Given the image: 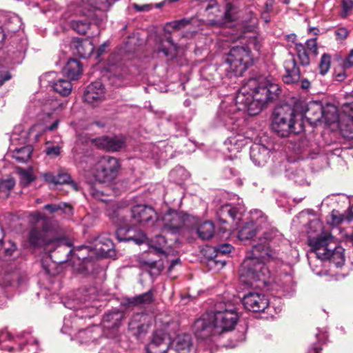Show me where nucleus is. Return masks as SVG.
<instances>
[{
  "label": "nucleus",
  "instance_id": "nucleus-56",
  "mask_svg": "<svg viewBox=\"0 0 353 353\" xmlns=\"http://www.w3.org/2000/svg\"><path fill=\"white\" fill-rule=\"evenodd\" d=\"M346 66L351 67L353 65V50L350 52L347 61L345 62Z\"/></svg>",
  "mask_w": 353,
  "mask_h": 353
},
{
  "label": "nucleus",
  "instance_id": "nucleus-62",
  "mask_svg": "<svg viewBox=\"0 0 353 353\" xmlns=\"http://www.w3.org/2000/svg\"><path fill=\"white\" fill-rule=\"evenodd\" d=\"M321 348L319 347H314L312 349H310L307 353H320Z\"/></svg>",
  "mask_w": 353,
  "mask_h": 353
},
{
  "label": "nucleus",
  "instance_id": "nucleus-1",
  "mask_svg": "<svg viewBox=\"0 0 353 353\" xmlns=\"http://www.w3.org/2000/svg\"><path fill=\"white\" fill-rule=\"evenodd\" d=\"M278 84L260 76L250 79L237 93L234 104L222 103L218 115L228 125L235 121L234 115L241 112L256 115L268 102L274 100L280 93Z\"/></svg>",
  "mask_w": 353,
  "mask_h": 353
},
{
  "label": "nucleus",
  "instance_id": "nucleus-39",
  "mask_svg": "<svg viewBox=\"0 0 353 353\" xmlns=\"http://www.w3.org/2000/svg\"><path fill=\"white\" fill-rule=\"evenodd\" d=\"M288 178L299 185L307 183L304 170L299 169L292 170L288 173Z\"/></svg>",
  "mask_w": 353,
  "mask_h": 353
},
{
  "label": "nucleus",
  "instance_id": "nucleus-49",
  "mask_svg": "<svg viewBox=\"0 0 353 353\" xmlns=\"http://www.w3.org/2000/svg\"><path fill=\"white\" fill-rule=\"evenodd\" d=\"M343 14L346 16L347 13L353 8V0H343Z\"/></svg>",
  "mask_w": 353,
  "mask_h": 353
},
{
  "label": "nucleus",
  "instance_id": "nucleus-30",
  "mask_svg": "<svg viewBox=\"0 0 353 353\" xmlns=\"http://www.w3.org/2000/svg\"><path fill=\"white\" fill-rule=\"evenodd\" d=\"M197 233L199 238L203 240H208L211 239L214 233V226L213 223L211 221H205L203 223L199 226Z\"/></svg>",
  "mask_w": 353,
  "mask_h": 353
},
{
  "label": "nucleus",
  "instance_id": "nucleus-6",
  "mask_svg": "<svg viewBox=\"0 0 353 353\" xmlns=\"http://www.w3.org/2000/svg\"><path fill=\"white\" fill-rule=\"evenodd\" d=\"M253 62V55L248 47L235 46L226 55L224 63L219 69L226 71V75L233 73L240 76L252 65Z\"/></svg>",
  "mask_w": 353,
  "mask_h": 353
},
{
  "label": "nucleus",
  "instance_id": "nucleus-53",
  "mask_svg": "<svg viewBox=\"0 0 353 353\" xmlns=\"http://www.w3.org/2000/svg\"><path fill=\"white\" fill-rule=\"evenodd\" d=\"M10 78L11 76L7 71H0V86Z\"/></svg>",
  "mask_w": 353,
  "mask_h": 353
},
{
  "label": "nucleus",
  "instance_id": "nucleus-41",
  "mask_svg": "<svg viewBox=\"0 0 353 353\" xmlns=\"http://www.w3.org/2000/svg\"><path fill=\"white\" fill-rule=\"evenodd\" d=\"M347 216H345L344 214L340 213L337 210H332L330 218L327 219V222L332 225H339L345 219L348 221Z\"/></svg>",
  "mask_w": 353,
  "mask_h": 353
},
{
  "label": "nucleus",
  "instance_id": "nucleus-19",
  "mask_svg": "<svg viewBox=\"0 0 353 353\" xmlns=\"http://www.w3.org/2000/svg\"><path fill=\"white\" fill-rule=\"evenodd\" d=\"M155 41V48L158 52L163 53L170 59H173L176 56L177 45L173 42L169 34L165 33L157 36Z\"/></svg>",
  "mask_w": 353,
  "mask_h": 353
},
{
  "label": "nucleus",
  "instance_id": "nucleus-50",
  "mask_svg": "<svg viewBox=\"0 0 353 353\" xmlns=\"http://www.w3.org/2000/svg\"><path fill=\"white\" fill-rule=\"evenodd\" d=\"M61 148L58 145L48 147L46 148V154L49 156L57 157L60 154Z\"/></svg>",
  "mask_w": 353,
  "mask_h": 353
},
{
  "label": "nucleus",
  "instance_id": "nucleus-13",
  "mask_svg": "<svg viewBox=\"0 0 353 353\" xmlns=\"http://www.w3.org/2000/svg\"><path fill=\"white\" fill-rule=\"evenodd\" d=\"M336 121H339L343 137L347 139H353V101L342 105Z\"/></svg>",
  "mask_w": 353,
  "mask_h": 353
},
{
  "label": "nucleus",
  "instance_id": "nucleus-58",
  "mask_svg": "<svg viewBox=\"0 0 353 353\" xmlns=\"http://www.w3.org/2000/svg\"><path fill=\"white\" fill-rule=\"evenodd\" d=\"M250 23H251V25H250L251 29L250 30H252V29H253V28H254L256 27L257 19L252 14V17L250 18Z\"/></svg>",
  "mask_w": 353,
  "mask_h": 353
},
{
  "label": "nucleus",
  "instance_id": "nucleus-42",
  "mask_svg": "<svg viewBox=\"0 0 353 353\" xmlns=\"http://www.w3.org/2000/svg\"><path fill=\"white\" fill-rule=\"evenodd\" d=\"M331 63V57L327 54H323L321 57V61L319 63L320 73L322 75L326 74L330 68Z\"/></svg>",
  "mask_w": 353,
  "mask_h": 353
},
{
  "label": "nucleus",
  "instance_id": "nucleus-52",
  "mask_svg": "<svg viewBox=\"0 0 353 353\" xmlns=\"http://www.w3.org/2000/svg\"><path fill=\"white\" fill-rule=\"evenodd\" d=\"M43 177L46 181L55 184L56 176L53 175L52 173L46 172L43 174Z\"/></svg>",
  "mask_w": 353,
  "mask_h": 353
},
{
  "label": "nucleus",
  "instance_id": "nucleus-16",
  "mask_svg": "<svg viewBox=\"0 0 353 353\" xmlns=\"http://www.w3.org/2000/svg\"><path fill=\"white\" fill-rule=\"evenodd\" d=\"M170 339L165 332L156 331L146 347L147 353H165L169 350Z\"/></svg>",
  "mask_w": 353,
  "mask_h": 353
},
{
  "label": "nucleus",
  "instance_id": "nucleus-26",
  "mask_svg": "<svg viewBox=\"0 0 353 353\" xmlns=\"http://www.w3.org/2000/svg\"><path fill=\"white\" fill-rule=\"evenodd\" d=\"M64 74L72 80L77 79L82 72V67L77 59H70L63 69Z\"/></svg>",
  "mask_w": 353,
  "mask_h": 353
},
{
  "label": "nucleus",
  "instance_id": "nucleus-44",
  "mask_svg": "<svg viewBox=\"0 0 353 353\" xmlns=\"http://www.w3.org/2000/svg\"><path fill=\"white\" fill-rule=\"evenodd\" d=\"M232 248L233 247L228 243L219 245L218 246L214 248V251L216 253L215 257H217L219 255L227 254L230 253Z\"/></svg>",
  "mask_w": 353,
  "mask_h": 353
},
{
  "label": "nucleus",
  "instance_id": "nucleus-2",
  "mask_svg": "<svg viewBox=\"0 0 353 353\" xmlns=\"http://www.w3.org/2000/svg\"><path fill=\"white\" fill-rule=\"evenodd\" d=\"M280 235L277 230L272 228L259 239L258 243L252 246L250 253L241 264L239 270L241 282L248 285H253L254 281L266 283L270 271L265 263L276 256L275 252L269 246V242Z\"/></svg>",
  "mask_w": 353,
  "mask_h": 353
},
{
  "label": "nucleus",
  "instance_id": "nucleus-46",
  "mask_svg": "<svg viewBox=\"0 0 353 353\" xmlns=\"http://www.w3.org/2000/svg\"><path fill=\"white\" fill-rule=\"evenodd\" d=\"M70 176L68 173L61 172L56 175L55 184L68 183L70 181Z\"/></svg>",
  "mask_w": 353,
  "mask_h": 353
},
{
  "label": "nucleus",
  "instance_id": "nucleus-40",
  "mask_svg": "<svg viewBox=\"0 0 353 353\" xmlns=\"http://www.w3.org/2000/svg\"><path fill=\"white\" fill-rule=\"evenodd\" d=\"M19 173L20 175V181L23 185H29L34 179L32 170L20 169Z\"/></svg>",
  "mask_w": 353,
  "mask_h": 353
},
{
  "label": "nucleus",
  "instance_id": "nucleus-14",
  "mask_svg": "<svg viewBox=\"0 0 353 353\" xmlns=\"http://www.w3.org/2000/svg\"><path fill=\"white\" fill-rule=\"evenodd\" d=\"M244 307L253 312H263L269 305L266 296L259 292H250L243 299Z\"/></svg>",
  "mask_w": 353,
  "mask_h": 353
},
{
  "label": "nucleus",
  "instance_id": "nucleus-45",
  "mask_svg": "<svg viewBox=\"0 0 353 353\" xmlns=\"http://www.w3.org/2000/svg\"><path fill=\"white\" fill-rule=\"evenodd\" d=\"M189 23H190V21L188 20L183 19L170 22L167 25V27L178 30V29H181L182 28L187 26Z\"/></svg>",
  "mask_w": 353,
  "mask_h": 353
},
{
  "label": "nucleus",
  "instance_id": "nucleus-55",
  "mask_svg": "<svg viewBox=\"0 0 353 353\" xmlns=\"http://www.w3.org/2000/svg\"><path fill=\"white\" fill-rule=\"evenodd\" d=\"M134 8L135 10L138 11H146L150 9V5L145 4L143 6H139L138 4H134Z\"/></svg>",
  "mask_w": 353,
  "mask_h": 353
},
{
  "label": "nucleus",
  "instance_id": "nucleus-54",
  "mask_svg": "<svg viewBox=\"0 0 353 353\" xmlns=\"http://www.w3.org/2000/svg\"><path fill=\"white\" fill-rule=\"evenodd\" d=\"M11 338V335L7 331H2L0 332V343Z\"/></svg>",
  "mask_w": 353,
  "mask_h": 353
},
{
  "label": "nucleus",
  "instance_id": "nucleus-61",
  "mask_svg": "<svg viewBox=\"0 0 353 353\" xmlns=\"http://www.w3.org/2000/svg\"><path fill=\"white\" fill-rule=\"evenodd\" d=\"M15 249V246L12 245L11 248L6 249L5 253L6 255H12Z\"/></svg>",
  "mask_w": 353,
  "mask_h": 353
},
{
  "label": "nucleus",
  "instance_id": "nucleus-59",
  "mask_svg": "<svg viewBox=\"0 0 353 353\" xmlns=\"http://www.w3.org/2000/svg\"><path fill=\"white\" fill-rule=\"evenodd\" d=\"M90 193L96 199L103 201V199L101 197L102 196V194H101V192H99V191L95 192V191L92 190Z\"/></svg>",
  "mask_w": 353,
  "mask_h": 353
},
{
  "label": "nucleus",
  "instance_id": "nucleus-38",
  "mask_svg": "<svg viewBox=\"0 0 353 353\" xmlns=\"http://www.w3.org/2000/svg\"><path fill=\"white\" fill-rule=\"evenodd\" d=\"M71 27L77 33L84 34L90 28V22L86 19L73 20L71 21Z\"/></svg>",
  "mask_w": 353,
  "mask_h": 353
},
{
  "label": "nucleus",
  "instance_id": "nucleus-57",
  "mask_svg": "<svg viewBox=\"0 0 353 353\" xmlns=\"http://www.w3.org/2000/svg\"><path fill=\"white\" fill-rule=\"evenodd\" d=\"M7 37V34L6 33L5 30L2 28V26H0V48L2 47V41L4 40V39Z\"/></svg>",
  "mask_w": 353,
  "mask_h": 353
},
{
  "label": "nucleus",
  "instance_id": "nucleus-29",
  "mask_svg": "<svg viewBox=\"0 0 353 353\" xmlns=\"http://www.w3.org/2000/svg\"><path fill=\"white\" fill-rule=\"evenodd\" d=\"M77 296V294L75 295ZM65 307H68L71 310H75L77 312V316L81 318H87L91 316V312H88L89 314H79V311L82 310H89V304L85 305V306H82L81 299L79 297H76L73 299H68L65 303Z\"/></svg>",
  "mask_w": 353,
  "mask_h": 353
},
{
  "label": "nucleus",
  "instance_id": "nucleus-21",
  "mask_svg": "<svg viewBox=\"0 0 353 353\" xmlns=\"http://www.w3.org/2000/svg\"><path fill=\"white\" fill-rule=\"evenodd\" d=\"M248 143L247 139L241 134L229 137L224 143L229 157L232 159L237 157L243 148Z\"/></svg>",
  "mask_w": 353,
  "mask_h": 353
},
{
  "label": "nucleus",
  "instance_id": "nucleus-22",
  "mask_svg": "<svg viewBox=\"0 0 353 353\" xmlns=\"http://www.w3.org/2000/svg\"><path fill=\"white\" fill-rule=\"evenodd\" d=\"M85 101L91 104H95L105 99L104 88L99 81L90 84L83 95Z\"/></svg>",
  "mask_w": 353,
  "mask_h": 353
},
{
  "label": "nucleus",
  "instance_id": "nucleus-18",
  "mask_svg": "<svg viewBox=\"0 0 353 353\" xmlns=\"http://www.w3.org/2000/svg\"><path fill=\"white\" fill-rule=\"evenodd\" d=\"M95 145L109 152H116L125 146V139L122 136L101 137L94 139Z\"/></svg>",
  "mask_w": 353,
  "mask_h": 353
},
{
  "label": "nucleus",
  "instance_id": "nucleus-7",
  "mask_svg": "<svg viewBox=\"0 0 353 353\" xmlns=\"http://www.w3.org/2000/svg\"><path fill=\"white\" fill-rule=\"evenodd\" d=\"M308 245L310 248L308 259L311 255L321 259L327 260L332 251L336 248V241L334 237L329 233L324 232L316 237L309 238Z\"/></svg>",
  "mask_w": 353,
  "mask_h": 353
},
{
  "label": "nucleus",
  "instance_id": "nucleus-15",
  "mask_svg": "<svg viewBox=\"0 0 353 353\" xmlns=\"http://www.w3.org/2000/svg\"><path fill=\"white\" fill-rule=\"evenodd\" d=\"M187 216L174 210H169L161 219L163 230L171 233H176L183 227Z\"/></svg>",
  "mask_w": 353,
  "mask_h": 353
},
{
  "label": "nucleus",
  "instance_id": "nucleus-37",
  "mask_svg": "<svg viewBox=\"0 0 353 353\" xmlns=\"http://www.w3.org/2000/svg\"><path fill=\"white\" fill-rule=\"evenodd\" d=\"M294 50L301 65H308L310 61L305 46L301 43H295Z\"/></svg>",
  "mask_w": 353,
  "mask_h": 353
},
{
  "label": "nucleus",
  "instance_id": "nucleus-8",
  "mask_svg": "<svg viewBox=\"0 0 353 353\" xmlns=\"http://www.w3.org/2000/svg\"><path fill=\"white\" fill-rule=\"evenodd\" d=\"M120 168L119 160L105 156L99 159L93 170V176L99 183H109L117 176Z\"/></svg>",
  "mask_w": 353,
  "mask_h": 353
},
{
  "label": "nucleus",
  "instance_id": "nucleus-24",
  "mask_svg": "<svg viewBox=\"0 0 353 353\" xmlns=\"http://www.w3.org/2000/svg\"><path fill=\"white\" fill-rule=\"evenodd\" d=\"M0 26L5 30L7 36L17 32L21 27V19L17 15H0Z\"/></svg>",
  "mask_w": 353,
  "mask_h": 353
},
{
  "label": "nucleus",
  "instance_id": "nucleus-34",
  "mask_svg": "<svg viewBox=\"0 0 353 353\" xmlns=\"http://www.w3.org/2000/svg\"><path fill=\"white\" fill-rule=\"evenodd\" d=\"M327 259L331 260L336 267H341L345 262L344 249L336 244V249L331 252Z\"/></svg>",
  "mask_w": 353,
  "mask_h": 353
},
{
  "label": "nucleus",
  "instance_id": "nucleus-17",
  "mask_svg": "<svg viewBox=\"0 0 353 353\" xmlns=\"http://www.w3.org/2000/svg\"><path fill=\"white\" fill-rule=\"evenodd\" d=\"M17 137V134H13L11 137V144L9 148L8 156H10L18 163H26L30 159L33 149L30 145L21 147L17 146L14 142L18 139Z\"/></svg>",
  "mask_w": 353,
  "mask_h": 353
},
{
  "label": "nucleus",
  "instance_id": "nucleus-48",
  "mask_svg": "<svg viewBox=\"0 0 353 353\" xmlns=\"http://www.w3.org/2000/svg\"><path fill=\"white\" fill-rule=\"evenodd\" d=\"M234 9V8L231 3H228L226 5V11L225 12V18L226 21H232L235 20V17L232 14Z\"/></svg>",
  "mask_w": 353,
  "mask_h": 353
},
{
  "label": "nucleus",
  "instance_id": "nucleus-33",
  "mask_svg": "<svg viewBox=\"0 0 353 353\" xmlns=\"http://www.w3.org/2000/svg\"><path fill=\"white\" fill-rule=\"evenodd\" d=\"M94 49L92 43L87 39L79 42L77 46V52L83 58L89 57L92 54Z\"/></svg>",
  "mask_w": 353,
  "mask_h": 353
},
{
  "label": "nucleus",
  "instance_id": "nucleus-43",
  "mask_svg": "<svg viewBox=\"0 0 353 353\" xmlns=\"http://www.w3.org/2000/svg\"><path fill=\"white\" fill-rule=\"evenodd\" d=\"M221 214H228L233 220L239 219V210L236 207H232L229 205H224L221 209Z\"/></svg>",
  "mask_w": 353,
  "mask_h": 353
},
{
  "label": "nucleus",
  "instance_id": "nucleus-32",
  "mask_svg": "<svg viewBox=\"0 0 353 353\" xmlns=\"http://www.w3.org/2000/svg\"><path fill=\"white\" fill-rule=\"evenodd\" d=\"M54 90L63 96H68L72 90L71 83L65 79H60L52 84Z\"/></svg>",
  "mask_w": 353,
  "mask_h": 353
},
{
  "label": "nucleus",
  "instance_id": "nucleus-11",
  "mask_svg": "<svg viewBox=\"0 0 353 353\" xmlns=\"http://www.w3.org/2000/svg\"><path fill=\"white\" fill-rule=\"evenodd\" d=\"M28 240L32 247H43L47 252H52L57 245L61 246L62 242L61 239L52 238L48 231L37 228L30 230Z\"/></svg>",
  "mask_w": 353,
  "mask_h": 353
},
{
  "label": "nucleus",
  "instance_id": "nucleus-12",
  "mask_svg": "<svg viewBox=\"0 0 353 353\" xmlns=\"http://www.w3.org/2000/svg\"><path fill=\"white\" fill-rule=\"evenodd\" d=\"M63 109V104L57 100L48 99L43 104V114L46 116L45 130L54 131L59 123V114Z\"/></svg>",
  "mask_w": 353,
  "mask_h": 353
},
{
  "label": "nucleus",
  "instance_id": "nucleus-36",
  "mask_svg": "<svg viewBox=\"0 0 353 353\" xmlns=\"http://www.w3.org/2000/svg\"><path fill=\"white\" fill-rule=\"evenodd\" d=\"M15 185L12 178L0 179V197L8 198Z\"/></svg>",
  "mask_w": 353,
  "mask_h": 353
},
{
  "label": "nucleus",
  "instance_id": "nucleus-28",
  "mask_svg": "<svg viewBox=\"0 0 353 353\" xmlns=\"http://www.w3.org/2000/svg\"><path fill=\"white\" fill-rule=\"evenodd\" d=\"M192 337L188 334L178 335L172 342L176 351H189L192 345Z\"/></svg>",
  "mask_w": 353,
  "mask_h": 353
},
{
  "label": "nucleus",
  "instance_id": "nucleus-35",
  "mask_svg": "<svg viewBox=\"0 0 353 353\" xmlns=\"http://www.w3.org/2000/svg\"><path fill=\"white\" fill-rule=\"evenodd\" d=\"M44 209L48 210L50 213H54L60 210L67 215L72 214L73 212L72 207L65 203L47 204L44 206Z\"/></svg>",
  "mask_w": 353,
  "mask_h": 353
},
{
  "label": "nucleus",
  "instance_id": "nucleus-4",
  "mask_svg": "<svg viewBox=\"0 0 353 353\" xmlns=\"http://www.w3.org/2000/svg\"><path fill=\"white\" fill-rule=\"evenodd\" d=\"M294 107L283 105L276 107L272 115V128L279 136L285 137L290 134H299L304 130L303 114Z\"/></svg>",
  "mask_w": 353,
  "mask_h": 353
},
{
  "label": "nucleus",
  "instance_id": "nucleus-60",
  "mask_svg": "<svg viewBox=\"0 0 353 353\" xmlns=\"http://www.w3.org/2000/svg\"><path fill=\"white\" fill-rule=\"evenodd\" d=\"M90 334V331L89 330H88V329L87 330H81L78 333V337L79 339H81L84 334L88 335Z\"/></svg>",
  "mask_w": 353,
  "mask_h": 353
},
{
  "label": "nucleus",
  "instance_id": "nucleus-63",
  "mask_svg": "<svg viewBox=\"0 0 353 353\" xmlns=\"http://www.w3.org/2000/svg\"><path fill=\"white\" fill-rule=\"evenodd\" d=\"M32 216L37 220L41 219V214L39 212H35L32 213Z\"/></svg>",
  "mask_w": 353,
  "mask_h": 353
},
{
  "label": "nucleus",
  "instance_id": "nucleus-31",
  "mask_svg": "<svg viewBox=\"0 0 353 353\" xmlns=\"http://www.w3.org/2000/svg\"><path fill=\"white\" fill-rule=\"evenodd\" d=\"M154 301V295L152 291L137 296L129 300V303L133 305H147L152 303Z\"/></svg>",
  "mask_w": 353,
  "mask_h": 353
},
{
  "label": "nucleus",
  "instance_id": "nucleus-5",
  "mask_svg": "<svg viewBox=\"0 0 353 353\" xmlns=\"http://www.w3.org/2000/svg\"><path fill=\"white\" fill-rule=\"evenodd\" d=\"M124 214V209L114 205L110 207L107 210L108 216L110 218L112 221L119 227L116 232V236L119 241L132 240L138 245L148 243L151 248L157 253H165L163 249L166 244V240L165 237L161 235H157L150 241L147 236L143 232H139L137 235L133 236H125L126 232H129L130 228L127 226V220Z\"/></svg>",
  "mask_w": 353,
  "mask_h": 353
},
{
  "label": "nucleus",
  "instance_id": "nucleus-9",
  "mask_svg": "<svg viewBox=\"0 0 353 353\" xmlns=\"http://www.w3.org/2000/svg\"><path fill=\"white\" fill-rule=\"evenodd\" d=\"M302 112L303 118L305 117L312 124H316L317 122L321 121L323 118L329 123H334L338 119L337 109L334 105H328L323 108L317 102H312L308 104L305 112Z\"/></svg>",
  "mask_w": 353,
  "mask_h": 353
},
{
  "label": "nucleus",
  "instance_id": "nucleus-51",
  "mask_svg": "<svg viewBox=\"0 0 353 353\" xmlns=\"http://www.w3.org/2000/svg\"><path fill=\"white\" fill-rule=\"evenodd\" d=\"M335 33L338 39H345L348 35L347 30L344 28H339L337 30H336Z\"/></svg>",
  "mask_w": 353,
  "mask_h": 353
},
{
  "label": "nucleus",
  "instance_id": "nucleus-3",
  "mask_svg": "<svg viewBox=\"0 0 353 353\" xmlns=\"http://www.w3.org/2000/svg\"><path fill=\"white\" fill-rule=\"evenodd\" d=\"M238 314L236 307L230 303H218L214 313L207 314L194 323V331L197 337L207 339L211 335L234 328Z\"/></svg>",
  "mask_w": 353,
  "mask_h": 353
},
{
  "label": "nucleus",
  "instance_id": "nucleus-10",
  "mask_svg": "<svg viewBox=\"0 0 353 353\" xmlns=\"http://www.w3.org/2000/svg\"><path fill=\"white\" fill-rule=\"evenodd\" d=\"M251 221L245 223L239 232L238 237L241 241L252 239L256 232L269 225L268 217L259 210L251 211Z\"/></svg>",
  "mask_w": 353,
  "mask_h": 353
},
{
  "label": "nucleus",
  "instance_id": "nucleus-64",
  "mask_svg": "<svg viewBox=\"0 0 353 353\" xmlns=\"http://www.w3.org/2000/svg\"><path fill=\"white\" fill-rule=\"evenodd\" d=\"M6 300L5 296H0V308L5 305Z\"/></svg>",
  "mask_w": 353,
  "mask_h": 353
},
{
  "label": "nucleus",
  "instance_id": "nucleus-20",
  "mask_svg": "<svg viewBox=\"0 0 353 353\" xmlns=\"http://www.w3.org/2000/svg\"><path fill=\"white\" fill-rule=\"evenodd\" d=\"M133 219L141 224H145L157 218L154 210L146 205H137L131 210Z\"/></svg>",
  "mask_w": 353,
  "mask_h": 353
},
{
  "label": "nucleus",
  "instance_id": "nucleus-25",
  "mask_svg": "<svg viewBox=\"0 0 353 353\" xmlns=\"http://www.w3.org/2000/svg\"><path fill=\"white\" fill-rule=\"evenodd\" d=\"M284 68L287 73V76L285 77L287 83L295 82L299 79L300 71L294 59L285 61Z\"/></svg>",
  "mask_w": 353,
  "mask_h": 353
},
{
  "label": "nucleus",
  "instance_id": "nucleus-23",
  "mask_svg": "<svg viewBox=\"0 0 353 353\" xmlns=\"http://www.w3.org/2000/svg\"><path fill=\"white\" fill-rule=\"evenodd\" d=\"M250 158L255 165L263 166L270 158V150L263 145L254 144L250 148Z\"/></svg>",
  "mask_w": 353,
  "mask_h": 353
},
{
  "label": "nucleus",
  "instance_id": "nucleus-47",
  "mask_svg": "<svg viewBox=\"0 0 353 353\" xmlns=\"http://www.w3.org/2000/svg\"><path fill=\"white\" fill-rule=\"evenodd\" d=\"M306 46L308 50L316 56L318 54V47L316 39H308L306 42Z\"/></svg>",
  "mask_w": 353,
  "mask_h": 353
},
{
  "label": "nucleus",
  "instance_id": "nucleus-27",
  "mask_svg": "<svg viewBox=\"0 0 353 353\" xmlns=\"http://www.w3.org/2000/svg\"><path fill=\"white\" fill-rule=\"evenodd\" d=\"M95 244L96 249L103 256H111L113 254L114 244L108 238L99 237Z\"/></svg>",
  "mask_w": 353,
  "mask_h": 353
}]
</instances>
